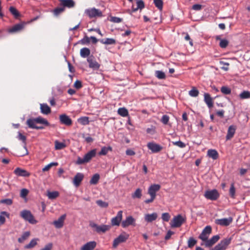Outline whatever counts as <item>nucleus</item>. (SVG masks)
I'll return each mask as SVG.
<instances>
[{
	"label": "nucleus",
	"instance_id": "1",
	"mask_svg": "<svg viewBox=\"0 0 250 250\" xmlns=\"http://www.w3.org/2000/svg\"><path fill=\"white\" fill-rule=\"evenodd\" d=\"M96 154V149H93L84 155L83 158L80 157L77 158L76 164L77 165H83L90 161L92 158L94 157Z\"/></svg>",
	"mask_w": 250,
	"mask_h": 250
},
{
	"label": "nucleus",
	"instance_id": "2",
	"mask_svg": "<svg viewBox=\"0 0 250 250\" xmlns=\"http://www.w3.org/2000/svg\"><path fill=\"white\" fill-rule=\"evenodd\" d=\"M186 221V217H183L181 214H179L173 217L170 223V225L171 228H179L185 223Z\"/></svg>",
	"mask_w": 250,
	"mask_h": 250
},
{
	"label": "nucleus",
	"instance_id": "3",
	"mask_svg": "<svg viewBox=\"0 0 250 250\" xmlns=\"http://www.w3.org/2000/svg\"><path fill=\"white\" fill-rule=\"evenodd\" d=\"M20 215L23 219L30 224H36L37 223V221L35 219L34 216L29 210H22L21 212Z\"/></svg>",
	"mask_w": 250,
	"mask_h": 250
},
{
	"label": "nucleus",
	"instance_id": "4",
	"mask_svg": "<svg viewBox=\"0 0 250 250\" xmlns=\"http://www.w3.org/2000/svg\"><path fill=\"white\" fill-rule=\"evenodd\" d=\"M231 237H227L222 240L220 242L215 246L211 250H226L228 246L230 244Z\"/></svg>",
	"mask_w": 250,
	"mask_h": 250
},
{
	"label": "nucleus",
	"instance_id": "5",
	"mask_svg": "<svg viewBox=\"0 0 250 250\" xmlns=\"http://www.w3.org/2000/svg\"><path fill=\"white\" fill-rule=\"evenodd\" d=\"M85 13L90 18H96V17H101L103 16L102 12L98 9L95 8H92L86 9L85 10Z\"/></svg>",
	"mask_w": 250,
	"mask_h": 250
},
{
	"label": "nucleus",
	"instance_id": "6",
	"mask_svg": "<svg viewBox=\"0 0 250 250\" xmlns=\"http://www.w3.org/2000/svg\"><path fill=\"white\" fill-rule=\"evenodd\" d=\"M219 192L215 189L207 190L204 194L206 198L212 201L216 200L219 197Z\"/></svg>",
	"mask_w": 250,
	"mask_h": 250
},
{
	"label": "nucleus",
	"instance_id": "7",
	"mask_svg": "<svg viewBox=\"0 0 250 250\" xmlns=\"http://www.w3.org/2000/svg\"><path fill=\"white\" fill-rule=\"evenodd\" d=\"M212 229L210 226H206L203 230L201 234L199 235V238L203 241V244L208 240V238L211 233Z\"/></svg>",
	"mask_w": 250,
	"mask_h": 250
},
{
	"label": "nucleus",
	"instance_id": "8",
	"mask_svg": "<svg viewBox=\"0 0 250 250\" xmlns=\"http://www.w3.org/2000/svg\"><path fill=\"white\" fill-rule=\"evenodd\" d=\"M89 226L92 228H95V230L98 233L103 232L104 233L106 231L109 230L110 229V226L106 225H102L101 226H98L94 222H90L89 224Z\"/></svg>",
	"mask_w": 250,
	"mask_h": 250
},
{
	"label": "nucleus",
	"instance_id": "9",
	"mask_svg": "<svg viewBox=\"0 0 250 250\" xmlns=\"http://www.w3.org/2000/svg\"><path fill=\"white\" fill-rule=\"evenodd\" d=\"M128 234L124 233L121 234L118 237L115 238L113 243V247L116 248L117 246L122 243L125 242L128 238Z\"/></svg>",
	"mask_w": 250,
	"mask_h": 250
},
{
	"label": "nucleus",
	"instance_id": "10",
	"mask_svg": "<svg viewBox=\"0 0 250 250\" xmlns=\"http://www.w3.org/2000/svg\"><path fill=\"white\" fill-rule=\"evenodd\" d=\"M147 147L151 151L152 153H158L163 149V147L161 145L154 142L148 143Z\"/></svg>",
	"mask_w": 250,
	"mask_h": 250
},
{
	"label": "nucleus",
	"instance_id": "11",
	"mask_svg": "<svg viewBox=\"0 0 250 250\" xmlns=\"http://www.w3.org/2000/svg\"><path fill=\"white\" fill-rule=\"evenodd\" d=\"M123 218V211L120 210L117 212V215L111 220V224L112 226H119Z\"/></svg>",
	"mask_w": 250,
	"mask_h": 250
},
{
	"label": "nucleus",
	"instance_id": "12",
	"mask_svg": "<svg viewBox=\"0 0 250 250\" xmlns=\"http://www.w3.org/2000/svg\"><path fill=\"white\" fill-rule=\"evenodd\" d=\"M18 138L19 140H21L24 144V145L23 148V151L22 152L21 150H20L19 151V154H18L19 156L22 157V156H24L25 155H27L28 153V150H27V149L26 145H25V144H26V143H25L26 137L25 136H24L23 135H22L21 133H19Z\"/></svg>",
	"mask_w": 250,
	"mask_h": 250
},
{
	"label": "nucleus",
	"instance_id": "13",
	"mask_svg": "<svg viewBox=\"0 0 250 250\" xmlns=\"http://www.w3.org/2000/svg\"><path fill=\"white\" fill-rule=\"evenodd\" d=\"M135 219L132 216H128L122 222L121 226L124 228H125L129 226H135Z\"/></svg>",
	"mask_w": 250,
	"mask_h": 250
},
{
	"label": "nucleus",
	"instance_id": "14",
	"mask_svg": "<svg viewBox=\"0 0 250 250\" xmlns=\"http://www.w3.org/2000/svg\"><path fill=\"white\" fill-rule=\"evenodd\" d=\"M60 123L66 126H69L72 125V121L71 119L67 115L63 114H61L59 116Z\"/></svg>",
	"mask_w": 250,
	"mask_h": 250
},
{
	"label": "nucleus",
	"instance_id": "15",
	"mask_svg": "<svg viewBox=\"0 0 250 250\" xmlns=\"http://www.w3.org/2000/svg\"><path fill=\"white\" fill-rule=\"evenodd\" d=\"M161 188V186L159 184L151 185L148 189V194L150 196L156 197V192Z\"/></svg>",
	"mask_w": 250,
	"mask_h": 250
},
{
	"label": "nucleus",
	"instance_id": "16",
	"mask_svg": "<svg viewBox=\"0 0 250 250\" xmlns=\"http://www.w3.org/2000/svg\"><path fill=\"white\" fill-rule=\"evenodd\" d=\"M232 220V218L231 217L227 218L217 219L215 220V223L222 226H228L231 223Z\"/></svg>",
	"mask_w": 250,
	"mask_h": 250
},
{
	"label": "nucleus",
	"instance_id": "17",
	"mask_svg": "<svg viewBox=\"0 0 250 250\" xmlns=\"http://www.w3.org/2000/svg\"><path fill=\"white\" fill-rule=\"evenodd\" d=\"M87 61L89 63V67L90 68L95 70L99 68L100 64L93 56L88 57L87 59Z\"/></svg>",
	"mask_w": 250,
	"mask_h": 250
},
{
	"label": "nucleus",
	"instance_id": "18",
	"mask_svg": "<svg viewBox=\"0 0 250 250\" xmlns=\"http://www.w3.org/2000/svg\"><path fill=\"white\" fill-rule=\"evenodd\" d=\"M60 5L65 7L71 8L75 6V2L73 0H59Z\"/></svg>",
	"mask_w": 250,
	"mask_h": 250
},
{
	"label": "nucleus",
	"instance_id": "19",
	"mask_svg": "<svg viewBox=\"0 0 250 250\" xmlns=\"http://www.w3.org/2000/svg\"><path fill=\"white\" fill-rule=\"evenodd\" d=\"M83 178L84 175L82 173H77L73 179V183L74 185L76 187H79L83 179Z\"/></svg>",
	"mask_w": 250,
	"mask_h": 250
},
{
	"label": "nucleus",
	"instance_id": "20",
	"mask_svg": "<svg viewBox=\"0 0 250 250\" xmlns=\"http://www.w3.org/2000/svg\"><path fill=\"white\" fill-rule=\"evenodd\" d=\"M220 239L218 235H214L211 239H208L205 244L201 243V245H205L206 247H210L216 243Z\"/></svg>",
	"mask_w": 250,
	"mask_h": 250
},
{
	"label": "nucleus",
	"instance_id": "21",
	"mask_svg": "<svg viewBox=\"0 0 250 250\" xmlns=\"http://www.w3.org/2000/svg\"><path fill=\"white\" fill-rule=\"evenodd\" d=\"M204 102L207 104L209 108H211L213 106V98L211 97L209 94L205 93L204 94Z\"/></svg>",
	"mask_w": 250,
	"mask_h": 250
},
{
	"label": "nucleus",
	"instance_id": "22",
	"mask_svg": "<svg viewBox=\"0 0 250 250\" xmlns=\"http://www.w3.org/2000/svg\"><path fill=\"white\" fill-rule=\"evenodd\" d=\"M66 215L63 214L61 216L58 220L53 222V224L54 225L56 228H61L63 226L64 221L65 219Z\"/></svg>",
	"mask_w": 250,
	"mask_h": 250
},
{
	"label": "nucleus",
	"instance_id": "23",
	"mask_svg": "<svg viewBox=\"0 0 250 250\" xmlns=\"http://www.w3.org/2000/svg\"><path fill=\"white\" fill-rule=\"evenodd\" d=\"M25 24V22L15 24L12 28L8 29V32L11 33L19 32L24 28Z\"/></svg>",
	"mask_w": 250,
	"mask_h": 250
},
{
	"label": "nucleus",
	"instance_id": "24",
	"mask_svg": "<svg viewBox=\"0 0 250 250\" xmlns=\"http://www.w3.org/2000/svg\"><path fill=\"white\" fill-rule=\"evenodd\" d=\"M14 173L19 176H22V177H29L30 175V173L28 172L27 171L21 169L20 167L16 168L14 171Z\"/></svg>",
	"mask_w": 250,
	"mask_h": 250
},
{
	"label": "nucleus",
	"instance_id": "25",
	"mask_svg": "<svg viewBox=\"0 0 250 250\" xmlns=\"http://www.w3.org/2000/svg\"><path fill=\"white\" fill-rule=\"evenodd\" d=\"M95 241H90L86 243L81 248V250H93L96 246Z\"/></svg>",
	"mask_w": 250,
	"mask_h": 250
},
{
	"label": "nucleus",
	"instance_id": "26",
	"mask_svg": "<svg viewBox=\"0 0 250 250\" xmlns=\"http://www.w3.org/2000/svg\"><path fill=\"white\" fill-rule=\"evenodd\" d=\"M236 129V126L234 125H232L229 126L227 134L226 137L227 140H229L233 137L235 133Z\"/></svg>",
	"mask_w": 250,
	"mask_h": 250
},
{
	"label": "nucleus",
	"instance_id": "27",
	"mask_svg": "<svg viewBox=\"0 0 250 250\" xmlns=\"http://www.w3.org/2000/svg\"><path fill=\"white\" fill-rule=\"evenodd\" d=\"M40 109L41 113L45 115H48L51 112V108L46 104H41Z\"/></svg>",
	"mask_w": 250,
	"mask_h": 250
},
{
	"label": "nucleus",
	"instance_id": "28",
	"mask_svg": "<svg viewBox=\"0 0 250 250\" xmlns=\"http://www.w3.org/2000/svg\"><path fill=\"white\" fill-rule=\"evenodd\" d=\"M158 217L157 213L154 212L152 214H146L145 215V220L147 222H151L155 220Z\"/></svg>",
	"mask_w": 250,
	"mask_h": 250
},
{
	"label": "nucleus",
	"instance_id": "29",
	"mask_svg": "<svg viewBox=\"0 0 250 250\" xmlns=\"http://www.w3.org/2000/svg\"><path fill=\"white\" fill-rule=\"evenodd\" d=\"M9 10L15 19H18L21 17V14L15 7L10 6Z\"/></svg>",
	"mask_w": 250,
	"mask_h": 250
},
{
	"label": "nucleus",
	"instance_id": "30",
	"mask_svg": "<svg viewBox=\"0 0 250 250\" xmlns=\"http://www.w3.org/2000/svg\"><path fill=\"white\" fill-rule=\"evenodd\" d=\"M137 7L135 8L133 6L132 7V12H135L138 9L142 10L145 7V3L142 0H138L136 2Z\"/></svg>",
	"mask_w": 250,
	"mask_h": 250
},
{
	"label": "nucleus",
	"instance_id": "31",
	"mask_svg": "<svg viewBox=\"0 0 250 250\" xmlns=\"http://www.w3.org/2000/svg\"><path fill=\"white\" fill-rule=\"evenodd\" d=\"M207 154L209 157L213 160H216L219 157L218 153L215 149L208 150Z\"/></svg>",
	"mask_w": 250,
	"mask_h": 250
},
{
	"label": "nucleus",
	"instance_id": "32",
	"mask_svg": "<svg viewBox=\"0 0 250 250\" xmlns=\"http://www.w3.org/2000/svg\"><path fill=\"white\" fill-rule=\"evenodd\" d=\"M100 41L102 43L107 45L115 44L116 43V40L112 38L103 39Z\"/></svg>",
	"mask_w": 250,
	"mask_h": 250
},
{
	"label": "nucleus",
	"instance_id": "33",
	"mask_svg": "<svg viewBox=\"0 0 250 250\" xmlns=\"http://www.w3.org/2000/svg\"><path fill=\"white\" fill-rule=\"evenodd\" d=\"M90 54V50L87 47H83L80 50V55L83 58L88 57Z\"/></svg>",
	"mask_w": 250,
	"mask_h": 250
},
{
	"label": "nucleus",
	"instance_id": "34",
	"mask_svg": "<svg viewBox=\"0 0 250 250\" xmlns=\"http://www.w3.org/2000/svg\"><path fill=\"white\" fill-rule=\"evenodd\" d=\"M35 121H36L37 124H40L45 126L49 125V123L47 121V120L41 116L35 118Z\"/></svg>",
	"mask_w": 250,
	"mask_h": 250
},
{
	"label": "nucleus",
	"instance_id": "35",
	"mask_svg": "<svg viewBox=\"0 0 250 250\" xmlns=\"http://www.w3.org/2000/svg\"><path fill=\"white\" fill-rule=\"evenodd\" d=\"M47 196L50 200H53L57 198L59 196V192L57 191H49L47 192Z\"/></svg>",
	"mask_w": 250,
	"mask_h": 250
},
{
	"label": "nucleus",
	"instance_id": "36",
	"mask_svg": "<svg viewBox=\"0 0 250 250\" xmlns=\"http://www.w3.org/2000/svg\"><path fill=\"white\" fill-rule=\"evenodd\" d=\"M38 241H39V239L38 238L33 239L32 240H31V241L28 244L24 246V248L27 249H32L37 244V242Z\"/></svg>",
	"mask_w": 250,
	"mask_h": 250
},
{
	"label": "nucleus",
	"instance_id": "37",
	"mask_svg": "<svg viewBox=\"0 0 250 250\" xmlns=\"http://www.w3.org/2000/svg\"><path fill=\"white\" fill-rule=\"evenodd\" d=\"M66 145L63 142H60L58 140L55 141V148L56 150H61L66 147Z\"/></svg>",
	"mask_w": 250,
	"mask_h": 250
},
{
	"label": "nucleus",
	"instance_id": "38",
	"mask_svg": "<svg viewBox=\"0 0 250 250\" xmlns=\"http://www.w3.org/2000/svg\"><path fill=\"white\" fill-rule=\"evenodd\" d=\"M5 216L9 217V214L6 211H2L0 214V226L3 225L5 222Z\"/></svg>",
	"mask_w": 250,
	"mask_h": 250
},
{
	"label": "nucleus",
	"instance_id": "39",
	"mask_svg": "<svg viewBox=\"0 0 250 250\" xmlns=\"http://www.w3.org/2000/svg\"><path fill=\"white\" fill-rule=\"evenodd\" d=\"M26 123L29 128L36 129L37 126L36 124L37 123L36 121H35V118L28 119L26 121Z\"/></svg>",
	"mask_w": 250,
	"mask_h": 250
},
{
	"label": "nucleus",
	"instance_id": "40",
	"mask_svg": "<svg viewBox=\"0 0 250 250\" xmlns=\"http://www.w3.org/2000/svg\"><path fill=\"white\" fill-rule=\"evenodd\" d=\"M155 76L160 80L165 79L166 78V76L165 73L162 71L160 70H156L155 72Z\"/></svg>",
	"mask_w": 250,
	"mask_h": 250
},
{
	"label": "nucleus",
	"instance_id": "41",
	"mask_svg": "<svg viewBox=\"0 0 250 250\" xmlns=\"http://www.w3.org/2000/svg\"><path fill=\"white\" fill-rule=\"evenodd\" d=\"M118 113L122 117H126L128 115V111L125 107L119 108L118 110Z\"/></svg>",
	"mask_w": 250,
	"mask_h": 250
},
{
	"label": "nucleus",
	"instance_id": "42",
	"mask_svg": "<svg viewBox=\"0 0 250 250\" xmlns=\"http://www.w3.org/2000/svg\"><path fill=\"white\" fill-rule=\"evenodd\" d=\"M100 179V175L98 173L95 174L90 180V183L92 185H96L98 183Z\"/></svg>",
	"mask_w": 250,
	"mask_h": 250
},
{
	"label": "nucleus",
	"instance_id": "43",
	"mask_svg": "<svg viewBox=\"0 0 250 250\" xmlns=\"http://www.w3.org/2000/svg\"><path fill=\"white\" fill-rule=\"evenodd\" d=\"M78 122L82 125H87L89 124V118L87 117H82L78 119Z\"/></svg>",
	"mask_w": 250,
	"mask_h": 250
},
{
	"label": "nucleus",
	"instance_id": "44",
	"mask_svg": "<svg viewBox=\"0 0 250 250\" xmlns=\"http://www.w3.org/2000/svg\"><path fill=\"white\" fill-rule=\"evenodd\" d=\"M112 148L110 146H104L101 149V150L99 152V155H105L109 151H111Z\"/></svg>",
	"mask_w": 250,
	"mask_h": 250
},
{
	"label": "nucleus",
	"instance_id": "45",
	"mask_svg": "<svg viewBox=\"0 0 250 250\" xmlns=\"http://www.w3.org/2000/svg\"><path fill=\"white\" fill-rule=\"evenodd\" d=\"M30 233L29 231L24 232L21 237L18 238V242L19 243H22L24 240L28 238L30 236Z\"/></svg>",
	"mask_w": 250,
	"mask_h": 250
},
{
	"label": "nucleus",
	"instance_id": "46",
	"mask_svg": "<svg viewBox=\"0 0 250 250\" xmlns=\"http://www.w3.org/2000/svg\"><path fill=\"white\" fill-rule=\"evenodd\" d=\"M142 189L138 188L136 189L135 192L132 194L133 198H140L142 197Z\"/></svg>",
	"mask_w": 250,
	"mask_h": 250
},
{
	"label": "nucleus",
	"instance_id": "47",
	"mask_svg": "<svg viewBox=\"0 0 250 250\" xmlns=\"http://www.w3.org/2000/svg\"><path fill=\"white\" fill-rule=\"evenodd\" d=\"M65 11V8L63 7H58L55 8L53 10V13L54 15L57 16L61 13Z\"/></svg>",
	"mask_w": 250,
	"mask_h": 250
},
{
	"label": "nucleus",
	"instance_id": "48",
	"mask_svg": "<svg viewBox=\"0 0 250 250\" xmlns=\"http://www.w3.org/2000/svg\"><path fill=\"white\" fill-rule=\"evenodd\" d=\"M199 91L195 87H193L192 89L189 91V95L191 97H197L199 95Z\"/></svg>",
	"mask_w": 250,
	"mask_h": 250
},
{
	"label": "nucleus",
	"instance_id": "49",
	"mask_svg": "<svg viewBox=\"0 0 250 250\" xmlns=\"http://www.w3.org/2000/svg\"><path fill=\"white\" fill-rule=\"evenodd\" d=\"M153 2L158 9L162 10L163 7V1L162 0H153Z\"/></svg>",
	"mask_w": 250,
	"mask_h": 250
},
{
	"label": "nucleus",
	"instance_id": "50",
	"mask_svg": "<svg viewBox=\"0 0 250 250\" xmlns=\"http://www.w3.org/2000/svg\"><path fill=\"white\" fill-rule=\"evenodd\" d=\"M241 99H246L250 98V92L248 91H244L239 95Z\"/></svg>",
	"mask_w": 250,
	"mask_h": 250
},
{
	"label": "nucleus",
	"instance_id": "51",
	"mask_svg": "<svg viewBox=\"0 0 250 250\" xmlns=\"http://www.w3.org/2000/svg\"><path fill=\"white\" fill-rule=\"evenodd\" d=\"M229 193L230 196L232 198H234L235 196V188L234 187V183H232L230 185V187L229 190Z\"/></svg>",
	"mask_w": 250,
	"mask_h": 250
},
{
	"label": "nucleus",
	"instance_id": "52",
	"mask_svg": "<svg viewBox=\"0 0 250 250\" xmlns=\"http://www.w3.org/2000/svg\"><path fill=\"white\" fill-rule=\"evenodd\" d=\"M58 165V163L57 162H52L48 165H46L44 167H43L42 169L43 172L47 171L49 170L51 167L53 166H57Z\"/></svg>",
	"mask_w": 250,
	"mask_h": 250
},
{
	"label": "nucleus",
	"instance_id": "53",
	"mask_svg": "<svg viewBox=\"0 0 250 250\" xmlns=\"http://www.w3.org/2000/svg\"><path fill=\"white\" fill-rule=\"evenodd\" d=\"M220 90L222 93L225 95H228L231 93L230 88L226 86H222Z\"/></svg>",
	"mask_w": 250,
	"mask_h": 250
},
{
	"label": "nucleus",
	"instance_id": "54",
	"mask_svg": "<svg viewBox=\"0 0 250 250\" xmlns=\"http://www.w3.org/2000/svg\"><path fill=\"white\" fill-rule=\"evenodd\" d=\"M96 204L101 208H106L108 206V203L103 201L102 200H97Z\"/></svg>",
	"mask_w": 250,
	"mask_h": 250
},
{
	"label": "nucleus",
	"instance_id": "55",
	"mask_svg": "<svg viewBox=\"0 0 250 250\" xmlns=\"http://www.w3.org/2000/svg\"><path fill=\"white\" fill-rule=\"evenodd\" d=\"M229 44V41L227 39L221 40L219 43V46L222 48H226Z\"/></svg>",
	"mask_w": 250,
	"mask_h": 250
},
{
	"label": "nucleus",
	"instance_id": "56",
	"mask_svg": "<svg viewBox=\"0 0 250 250\" xmlns=\"http://www.w3.org/2000/svg\"><path fill=\"white\" fill-rule=\"evenodd\" d=\"M220 64L222 66L221 67V68L222 70H224L226 71H228L229 69V64L228 62H224L223 61H220Z\"/></svg>",
	"mask_w": 250,
	"mask_h": 250
},
{
	"label": "nucleus",
	"instance_id": "57",
	"mask_svg": "<svg viewBox=\"0 0 250 250\" xmlns=\"http://www.w3.org/2000/svg\"><path fill=\"white\" fill-rule=\"evenodd\" d=\"M197 243V241L193 237H190L188 240V247L189 248H192Z\"/></svg>",
	"mask_w": 250,
	"mask_h": 250
},
{
	"label": "nucleus",
	"instance_id": "58",
	"mask_svg": "<svg viewBox=\"0 0 250 250\" xmlns=\"http://www.w3.org/2000/svg\"><path fill=\"white\" fill-rule=\"evenodd\" d=\"M172 143L173 145L177 146L180 148H184L186 147V144L182 142L181 141H176V142H172Z\"/></svg>",
	"mask_w": 250,
	"mask_h": 250
},
{
	"label": "nucleus",
	"instance_id": "59",
	"mask_svg": "<svg viewBox=\"0 0 250 250\" xmlns=\"http://www.w3.org/2000/svg\"><path fill=\"white\" fill-rule=\"evenodd\" d=\"M169 117L167 115H164L162 116V119L161 120V122L164 125H167L169 122Z\"/></svg>",
	"mask_w": 250,
	"mask_h": 250
},
{
	"label": "nucleus",
	"instance_id": "60",
	"mask_svg": "<svg viewBox=\"0 0 250 250\" xmlns=\"http://www.w3.org/2000/svg\"><path fill=\"white\" fill-rule=\"evenodd\" d=\"M170 218V215L168 213H163L162 215V219L164 221L168 222Z\"/></svg>",
	"mask_w": 250,
	"mask_h": 250
},
{
	"label": "nucleus",
	"instance_id": "61",
	"mask_svg": "<svg viewBox=\"0 0 250 250\" xmlns=\"http://www.w3.org/2000/svg\"><path fill=\"white\" fill-rule=\"evenodd\" d=\"M110 21L114 23H120L123 21V19L117 17H111Z\"/></svg>",
	"mask_w": 250,
	"mask_h": 250
},
{
	"label": "nucleus",
	"instance_id": "62",
	"mask_svg": "<svg viewBox=\"0 0 250 250\" xmlns=\"http://www.w3.org/2000/svg\"><path fill=\"white\" fill-rule=\"evenodd\" d=\"M146 133L151 135H154L156 133L155 127L152 126L151 128H147L146 129Z\"/></svg>",
	"mask_w": 250,
	"mask_h": 250
},
{
	"label": "nucleus",
	"instance_id": "63",
	"mask_svg": "<svg viewBox=\"0 0 250 250\" xmlns=\"http://www.w3.org/2000/svg\"><path fill=\"white\" fill-rule=\"evenodd\" d=\"M82 83L80 81L77 80L74 83V86L77 89H79L82 87Z\"/></svg>",
	"mask_w": 250,
	"mask_h": 250
},
{
	"label": "nucleus",
	"instance_id": "64",
	"mask_svg": "<svg viewBox=\"0 0 250 250\" xmlns=\"http://www.w3.org/2000/svg\"><path fill=\"white\" fill-rule=\"evenodd\" d=\"M0 203H3V204H5L7 205H10L12 204V200L10 199H5L1 200L0 201Z\"/></svg>",
	"mask_w": 250,
	"mask_h": 250
}]
</instances>
